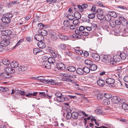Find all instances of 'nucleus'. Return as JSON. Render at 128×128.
<instances>
[{"mask_svg": "<svg viewBox=\"0 0 128 128\" xmlns=\"http://www.w3.org/2000/svg\"><path fill=\"white\" fill-rule=\"evenodd\" d=\"M110 63L112 65H115L116 64V59H113L111 61H110Z\"/></svg>", "mask_w": 128, "mask_h": 128, "instance_id": "nucleus-56", "label": "nucleus"}, {"mask_svg": "<svg viewBox=\"0 0 128 128\" xmlns=\"http://www.w3.org/2000/svg\"><path fill=\"white\" fill-rule=\"evenodd\" d=\"M108 14L110 16L114 18H116L117 16L116 13L115 12L112 11H109Z\"/></svg>", "mask_w": 128, "mask_h": 128, "instance_id": "nucleus-25", "label": "nucleus"}, {"mask_svg": "<svg viewBox=\"0 0 128 128\" xmlns=\"http://www.w3.org/2000/svg\"><path fill=\"white\" fill-rule=\"evenodd\" d=\"M14 92L16 94H20L22 96L25 95L26 93L32 94L34 96H36L38 93L37 92H34L32 90H28L26 92H24L22 90H16Z\"/></svg>", "mask_w": 128, "mask_h": 128, "instance_id": "nucleus-1", "label": "nucleus"}, {"mask_svg": "<svg viewBox=\"0 0 128 128\" xmlns=\"http://www.w3.org/2000/svg\"><path fill=\"white\" fill-rule=\"evenodd\" d=\"M42 58L43 60V62L46 61H48V58L46 56L43 55L42 56Z\"/></svg>", "mask_w": 128, "mask_h": 128, "instance_id": "nucleus-57", "label": "nucleus"}, {"mask_svg": "<svg viewBox=\"0 0 128 128\" xmlns=\"http://www.w3.org/2000/svg\"><path fill=\"white\" fill-rule=\"evenodd\" d=\"M98 13L97 17L100 20L103 19L104 18V16L103 14V11L101 9H98L96 11Z\"/></svg>", "mask_w": 128, "mask_h": 128, "instance_id": "nucleus-5", "label": "nucleus"}, {"mask_svg": "<svg viewBox=\"0 0 128 128\" xmlns=\"http://www.w3.org/2000/svg\"><path fill=\"white\" fill-rule=\"evenodd\" d=\"M16 1H14L8 3V7H11L13 6V5L16 3Z\"/></svg>", "mask_w": 128, "mask_h": 128, "instance_id": "nucleus-52", "label": "nucleus"}, {"mask_svg": "<svg viewBox=\"0 0 128 128\" xmlns=\"http://www.w3.org/2000/svg\"><path fill=\"white\" fill-rule=\"evenodd\" d=\"M85 63L88 65H91L93 64V62L91 60H86L84 61Z\"/></svg>", "mask_w": 128, "mask_h": 128, "instance_id": "nucleus-34", "label": "nucleus"}, {"mask_svg": "<svg viewBox=\"0 0 128 128\" xmlns=\"http://www.w3.org/2000/svg\"><path fill=\"white\" fill-rule=\"evenodd\" d=\"M0 77L4 78H7V76H8V73L3 72L0 74Z\"/></svg>", "mask_w": 128, "mask_h": 128, "instance_id": "nucleus-45", "label": "nucleus"}, {"mask_svg": "<svg viewBox=\"0 0 128 128\" xmlns=\"http://www.w3.org/2000/svg\"><path fill=\"white\" fill-rule=\"evenodd\" d=\"M59 49L60 50H64L66 48V46L64 44H61L59 46Z\"/></svg>", "mask_w": 128, "mask_h": 128, "instance_id": "nucleus-39", "label": "nucleus"}, {"mask_svg": "<svg viewBox=\"0 0 128 128\" xmlns=\"http://www.w3.org/2000/svg\"><path fill=\"white\" fill-rule=\"evenodd\" d=\"M23 41V40H19L18 42V43L16 44V45H15V46H14V47L12 48V49H11V50H12L13 49H14L15 47L19 46L20 44L21 43V42H22Z\"/></svg>", "mask_w": 128, "mask_h": 128, "instance_id": "nucleus-59", "label": "nucleus"}, {"mask_svg": "<svg viewBox=\"0 0 128 128\" xmlns=\"http://www.w3.org/2000/svg\"><path fill=\"white\" fill-rule=\"evenodd\" d=\"M92 28L91 26H86V27L85 30H87L88 31H90L92 30Z\"/></svg>", "mask_w": 128, "mask_h": 128, "instance_id": "nucleus-63", "label": "nucleus"}, {"mask_svg": "<svg viewBox=\"0 0 128 128\" xmlns=\"http://www.w3.org/2000/svg\"><path fill=\"white\" fill-rule=\"evenodd\" d=\"M74 17L76 19H79L81 17V14L78 12H74Z\"/></svg>", "mask_w": 128, "mask_h": 128, "instance_id": "nucleus-26", "label": "nucleus"}, {"mask_svg": "<svg viewBox=\"0 0 128 128\" xmlns=\"http://www.w3.org/2000/svg\"><path fill=\"white\" fill-rule=\"evenodd\" d=\"M54 58L52 57H50L48 58V62L50 64H54V63H55L56 62Z\"/></svg>", "mask_w": 128, "mask_h": 128, "instance_id": "nucleus-28", "label": "nucleus"}, {"mask_svg": "<svg viewBox=\"0 0 128 128\" xmlns=\"http://www.w3.org/2000/svg\"><path fill=\"white\" fill-rule=\"evenodd\" d=\"M51 38L52 40L54 41H56L57 40L58 38L56 36L53 34H51Z\"/></svg>", "mask_w": 128, "mask_h": 128, "instance_id": "nucleus-43", "label": "nucleus"}, {"mask_svg": "<svg viewBox=\"0 0 128 128\" xmlns=\"http://www.w3.org/2000/svg\"><path fill=\"white\" fill-rule=\"evenodd\" d=\"M75 52L81 55L83 53V51L79 50H75Z\"/></svg>", "mask_w": 128, "mask_h": 128, "instance_id": "nucleus-50", "label": "nucleus"}, {"mask_svg": "<svg viewBox=\"0 0 128 128\" xmlns=\"http://www.w3.org/2000/svg\"><path fill=\"white\" fill-rule=\"evenodd\" d=\"M85 28L83 26H81L79 28V30H77L75 31V33H80L83 32L84 30H85Z\"/></svg>", "mask_w": 128, "mask_h": 128, "instance_id": "nucleus-16", "label": "nucleus"}, {"mask_svg": "<svg viewBox=\"0 0 128 128\" xmlns=\"http://www.w3.org/2000/svg\"><path fill=\"white\" fill-rule=\"evenodd\" d=\"M4 39L6 40H3L1 42L0 44L2 47H4V49L6 50L8 48V40L7 38L6 37H4Z\"/></svg>", "mask_w": 128, "mask_h": 128, "instance_id": "nucleus-3", "label": "nucleus"}, {"mask_svg": "<svg viewBox=\"0 0 128 128\" xmlns=\"http://www.w3.org/2000/svg\"><path fill=\"white\" fill-rule=\"evenodd\" d=\"M78 114L80 115H84L85 116L87 117L88 116L87 114H86L85 112L84 111H80L79 112Z\"/></svg>", "mask_w": 128, "mask_h": 128, "instance_id": "nucleus-54", "label": "nucleus"}, {"mask_svg": "<svg viewBox=\"0 0 128 128\" xmlns=\"http://www.w3.org/2000/svg\"><path fill=\"white\" fill-rule=\"evenodd\" d=\"M42 41L39 42L38 43V46L40 48H44L46 47V44L44 43Z\"/></svg>", "mask_w": 128, "mask_h": 128, "instance_id": "nucleus-19", "label": "nucleus"}, {"mask_svg": "<svg viewBox=\"0 0 128 128\" xmlns=\"http://www.w3.org/2000/svg\"><path fill=\"white\" fill-rule=\"evenodd\" d=\"M34 38L39 42L43 41L44 39V36H41L40 34L35 35L34 36Z\"/></svg>", "mask_w": 128, "mask_h": 128, "instance_id": "nucleus-7", "label": "nucleus"}, {"mask_svg": "<svg viewBox=\"0 0 128 128\" xmlns=\"http://www.w3.org/2000/svg\"><path fill=\"white\" fill-rule=\"evenodd\" d=\"M42 52V50L38 48H34L33 50V52L34 54H36L37 53Z\"/></svg>", "mask_w": 128, "mask_h": 128, "instance_id": "nucleus-31", "label": "nucleus"}, {"mask_svg": "<svg viewBox=\"0 0 128 128\" xmlns=\"http://www.w3.org/2000/svg\"><path fill=\"white\" fill-rule=\"evenodd\" d=\"M122 100H121L120 98L118 96H115L112 97V102L114 104H117L119 102L122 103Z\"/></svg>", "mask_w": 128, "mask_h": 128, "instance_id": "nucleus-4", "label": "nucleus"}, {"mask_svg": "<svg viewBox=\"0 0 128 128\" xmlns=\"http://www.w3.org/2000/svg\"><path fill=\"white\" fill-rule=\"evenodd\" d=\"M126 55L124 52H122L120 54V56L122 59L124 60L126 59Z\"/></svg>", "mask_w": 128, "mask_h": 128, "instance_id": "nucleus-35", "label": "nucleus"}, {"mask_svg": "<svg viewBox=\"0 0 128 128\" xmlns=\"http://www.w3.org/2000/svg\"><path fill=\"white\" fill-rule=\"evenodd\" d=\"M62 80L63 81L72 82L73 80L69 78V75L66 74H62Z\"/></svg>", "mask_w": 128, "mask_h": 128, "instance_id": "nucleus-2", "label": "nucleus"}, {"mask_svg": "<svg viewBox=\"0 0 128 128\" xmlns=\"http://www.w3.org/2000/svg\"><path fill=\"white\" fill-rule=\"evenodd\" d=\"M97 83L99 86H103L105 84L104 80L102 79H99L98 80Z\"/></svg>", "mask_w": 128, "mask_h": 128, "instance_id": "nucleus-17", "label": "nucleus"}, {"mask_svg": "<svg viewBox=\"0 0 128 128\" xmlns=\"http://www.w3.org/2000/svg\"><path fill=\"white\" fill-rule=\"evenodd\" d=\"M2 62L4 64L7 66L8 64V60L6 59H2Z\"/></svg>", "mask_w": 128, "mask_h": 128, "instance_id": "nucleus-47", "label": "nucleus"}, {"mask_svg": "<svg viewBox=\"0 0 128 128\" xmlns=\"http://www.w3.org/2000/svg\"><path fill=\"white\" fill-rule=\"evenodd\" d=\"M56 100L59 102H62L64 101H67L68 100V99L65 97L63 95H61L60 97L56 98Z\"/></svg>", "mask_w": 128, "mask_h": 128, "instance_id": "nucleus-6", "label": "nucleus"}, {"mask_svg": "<svg viewBox=\"0 0 128 128\" xmlns=\"http://www.w3.org/2000/svg\"><path fill=\"white\" fill-rule=\"evenodd\" d=\"M58 36L59 38L62 40L65 41L69 39L68 37L64 36L63 34L61 33H59L58 34Z\"/></svg>", "mask_w": 128, "mask_h": 128, "instance_id": "nucleus-8", "label": "nucleus"}, {"mask_svg": "<svg viewBox=\"0 0 128 128\" xmlns=\"http://www.w3.org/2000/svg\"><path fill=\"white\" fill-rule=\"evenodd\" d=\"M104 96L107 99L109 98L112 97V95L108 93H103Z\"/></svg>", "mask_w": 128, "mask_h": 128, "instance_id": "nucleus-40", "label": "nucleus"}, {"mask_svg": "<svg viewBox=\"0 0 128 128\" xmlns=\"http://www.w3.org/2000/svg\"><path fill=\"white\" fill-rule=\"evenodd\" d=\"M38 95L40 97H44V98H48V97H49L50 98H51L52 96H50L48 95L47 94H46L45 92H38Z\"/></svg>", "mask_w": 128, "mask_h": 128, "instance_id": "nucleus-14", "label": "nucleus"}, {"mask_svg": "<svg viewBox=\"0 0 128 128\" xmlns=\"http://www.w3.org/2000/svg\"><path fill=\"white\" fill-rule=\"evenodd\" d=\"M92 56L94 61H98L100 59V57L98 54L96 53H92Z\"/></svg>", "mask_w": 128, "mask_h": 128, "instance_id": "nucleus-10", "label": "nucleus"}, {"mask_svg": "<svg viewBox=\"0 0 128 128\" xmlns=\"http://www.w3.org/2000/svg\"><path fill=\"white\" fill-rule=\"evenodd\" d=\"M72 22L70 20H65L63 24L64 26L66 27H68L72 24Z\"/></svg>", "mask_w": 128, "mask_h": 128, "instance_id": "nucleus-22", "label": "nucleus"}, {"mask_svg": "<svg viewBox=\"0 0 128 128\" xmlns=\"http://www.w3.org/2000/svg\"><path fill=\"white\" fill-rule=\"evenodd\" d=\"M75 34L73 35V36L74 37L77 38L78 39H80L81 38L82 36L81 35V33H76Z\"/></svg>", "mask_w": 128, "mask_h": 128, "instance_id": "nucleus-44", "label": "nucleus"}, {"mask_svg": "<svg viewBox=\"0 0 128 128\" xmlns=\"http://www.w3.org/2000/svg\"><path fill=\"white\" fill-rule=\"evenodd\" d=\"M1 20L3 22L6 23L7 24L8 23V18L7 17H3L1 18Z\"/></svg>", "mask_w": 128, "mask_h": 128, "instance_id": "nucleus-37", "label": "nucleus"}, {"mask_svg": "<svg viewBox=\"0 0 128 128\" xmlns=\"http://www.w3.org/2000/svg\"><path fill=\"white\" fill-rule=\"evenodd\" d=\"M38 33L43 36H46L48 34L47 31L44 29L40 30L38 31Z\"/></svg>", "mask_w": 128, "mask_h": 128, "instance_id": "nucleus-15", "label": "nucleus"}, {"mask_svg": "<svg viewBox=\"0 0 128 128\" xmlns=\"http://www.w3.org/2000/svg\"><path fill=\"white\" fill-rule=\"evenodd\" d=\"M10 64L11 66L14 68L17 67L19 65L18 62L15 60L12 61Z\"/></svg>", "mask_w": 128, "mask_h": 128, "instance_id": "nucleus-13", "label": "nucleus"}, {"mask_svg": "<svg viewBox=\"0 0 128 128\" xmlns=\"http://www.w3.org/2000/svg\"><path fill=\"white\" fill-rule=\"evenodd\" d=\"M97 68V66L93 64L91 65L90 67V70L92 71H95L96 70Z\"/></svg>", "mask_w": 128, "mask_h": 128, "instance_id": "nucleus-29", "label": "nucleus"}, {"mask_svg": "<svg viewBox=\"0 0 128 128\" xmlns=\"http://www.w3.org/2000/svg\"><path fill=\"white\" fill-rule=\"evenodd\" d=\"M8 30H6L5 31H2V34H3L4 35V36H7L8 35Z\"/></svg>", "mask_w": 128, "mask_h": 128, "instance_id": "nucleus-64", "label": "nucleus"}, {"mask_svg": "<svg viewBox=\"0 0 128 128\" xmlns=\"http://www.w3.org/2000/svg\"><path fill=\"white\" fill-rule=\"evenodd\" d=\"M120 22L121 24L124 26H125L127 24H128V22H127V21L126 20L125 18L123 20L120 21Z\"/></svg>", "mask_w": 128, "mask_h": 128, "instance_id": "nucleus-53", "label": "nucleus"}, {"mask_svg": "<svg viewBox=\"0 0 128 128\" xmlns=\"http://www.w3.org/2000/svg\"><path fill=\"white\" fill-rule=\"evenodd\" d=\"M46 84H48L51 85H57V83L56 82L55 80H46Z\"/></svg>", "mask_w": 128, "mask_h": 128, "instance_id": "nucleus-18", "label": "nucleus"}, {"mask_svg": "<svg viewBox=\"0 0 128 128\" xmlns=\"http://www.w3.org/2000/svg\"><path fill=\"white\" fill-rule=\"evenodd\" d=\"M15 72V70L13 69L10 67H8V74H13Z\"/></svg>", "mask_w": 128, "mask_h": 128, "instance_id": "nucleus-55", "label": "nucleus"}, {"mask_svg": "<svg viewBox=\"0 0 128 128\" xmlns=\"http://www.w3.org/2000/svg\"><path fill=\"white\" fill-rule=\"evenodd\" d=\"M78 20V19L75 20L73 22V24L75 25H78L80 24V21Z\"/></svg>", "mask_w": 128, "mask_h": 128, "instance_id": "nucleus-48", "label": "nucleus"}, {"mask_svg": "<svg viewBox=\"0 0 128 128\" xmlns=\"http://www.w3.org/2000/svg\"><path fill=\"white\" fill-rule=\"evenodd\" d=\"M122 108L124 110H128V104L125 103H123L122 105Z\"/></svg>", "mask_w": 128, "mask_h": 128, "instance_id": "nucleus-36", "label": "nucleus"}, {"mask_svg": "<svg viewBox=\"0 0 128 128\" xmlns=\"http://www.w3.org/2000/svg\"><path fill=\"white\" fill-rule=\"evenodd\" d=\"M42 64L45 68L47 69H49L51 68V64L47 61H43Z\"/></svg>", "mask_w": 128, "mask_h": 128, "instance_id": "nucleus-12", "label": "nucleus"}, {"mask_svg": "<svg viewBox=\"0 0 128 128\" xmlns=\"http://www.w3.org/2000/svg\"><path fill=\"white\" fill-rule=\"evenodd\" d=\"M105 20L106 21L109 22L111 20V17L110 15H107L105 16Z\"/></svg>", "mask_w": 128, "mask_h": 128, "instance_id": "nucleus-49", "label": "nucleus"}, {"mask_svg": "<svg viewBox=\"0 0 128 128\" xmlns=\"http://www.w3.org/2000/svg\"><path fill=\"white\" fill-rule=\"evenodd\" d=\"M67 70L70 72H74L76 70V68L73 66H69L67 67Z\"/></svg>", "mask_w": 128, "mask_h": 128, "instance_id": "nucleus-24", "label": "nucleus"}, {"mask_svg": "<svg viewBox=\"0 0 128 128\" xmlns=\"http://www.w3.org/2000/svg\"><path fill=\"white\" fill-rule=\"evenodd\" d=\"M110 25L112 28L114 27L116 25L115 20H111L110 22Z\"/></svg>", "mask_w": 128, "mask_h": 128, "instance_id": "nucleus-32", "label": "nucleus"}, {"mask_svg": "<svg viewBox=\"0 0 128 128\" xmlns=\"http://www.w3.org/2000/svg\"><path fill=\"white\" fill-rule=\"evenodd\" d=\"M95 13H91L89 14L88 15V17L90 19H93L95 17Z\"/></svg>", "mask_w": 128, "mask_h": 128, "instance_id": "nucleus-42", "label": "nucleus"}, {"mask_svg": "<svg viewBox=\"0 0 128 128\" xmlns=\"http://www.w3.org/2000/svg\"><path fill=\"white\" fill-rule=\"evenodd\" d=\"M83 68L84 73L85 72L86 73H88L90 72V68H89L86 67H84Z\"/></svg>", "mask_w": 128, "mask_h": 128, "instance_id": "nucleus-33", "label": "nucleus"}, {"mask_svg": "<svg viewBox=\"0 0 128 128\" xmlns=\"http://www.w3.org/2000/svg\"><path fill=\"white\" fill-rule=\"evenodd\" d=\"M104 96V94L103 93H100L98 94L97 96V98L98 100H100L102 99Z\"/></svg>", "mask_w": 128, "mask_h": 128, "instance_id": "nucleus-41", "label": "nucleus"}, {"mask_svg": "<svg viewBox=\"0 0 128 128\" xmlns=\"http://www.w3.org/2000/svg\"><path fill=\"white\" fill-rule=\"evenodd\" d=\"M27 67L24 66H19L18 68V70L19 71H24L27 69Z\"/></svg>", "mask_w": 128, "mask_h": 128, "instance_id": "nucleus-27", "label": "nucleus"}, {"mask_svg": "<svg viewBox=\"0 0 128 128\" xmlns=\"http://www.w3.org/2000/svg\"><path fill=\"white\" fill-rule=\"evenodd\" d=\"M92 6V8L90 10L94 12L96 10V6L95 5H93L92 4H90V7Z\"/></svg>", "mask_w": 128, "mask_h": 128, "instance_id": "nucleus-62", "label": "nucleus"}, {"mask_svg": "<svg viewBox=\"0 0 128 128\" xmlns=\"http://www.w3.org/2000/svg\"><path fill=\"white\" fill-rule=\"evenodd\" d=\"M72 114V117L74 119L77 118L79 115L78 113L76 112H73Z\"/></svg>", "mask_w": 128, "mask_h": 128, "instance_id": "nucleus-30", "label": "nucleus"}, {"mask_svg": "<svg viewBox=\"0 0 128 128\" xmlns=\"http://www.w3.org/2000/svg\"><path fill=\"white\" fill-rule=\"evenodd\" d=\"M72 117V113L70 112H68L67 113L66 116V118L68 119H70Z\"/></svg>", "mask_w": 128, "mask_h": 128, "instance_id": "nucleus-51", "label": "nucleus"}, {"mask_svg": "<svg viewBox=\"0 0 128 128\" xmlns=\"http://www.w3.org/2000/svg\"><path fill=\"white\" fill-rule=\"evenodd\" d=\"M102 60L104 62L108 63L109 62V57L107 55H104L102 57Z\"/></svg>", "mask_w": 128, "mask_h": 128, "instance_id": "nucleus-20", "label": "nucleus"}, {"mask_svg": "<svg viewBox=\"0 0 128 128\" xmlns=\"http://www.w3.org/2000/svg\"><path fill=\"white\" fill-rule=\"evenodd\" d=\"M65 53L67 55L70 56H71L72 55V52L69 50L66 51Z\"/></svg>", "mask_w": 128, "mask_h": 128, "instance_id": "nucleus-60", "label": "nucleus"}, {"mask_svg": "<svg viewBox=\"0 0 128 128\" xmlns=\"http://www.w3.org/2000/svg\"><path fill=\"white\" fill-rule=\"evenodd\" d=\"M76 72L80 75H82L84 74L83 68H79L76 70Z\"/></svg>", "mask_w": 128, "mask_h": 128, "instance_id": "nucleus-23", "label": "nucleus"}, {"mask_svg": "<svg viewBox=\"0 0 128 128\" xmlns=\"http://www.w3.org/2000/svg\"><path fill=\"white\" fill-rule=\"evenodd\" d=\"M68 18L70 20H72L74 19V17L72 14H68Z\"/></svg>", "mask_w": 128, "mask_h": 128, "instance_id": "nucleus-46", "label": "nucleus"}, {"mask_svg": "<svg viewBox=\"0 0 128 128\" xmlns=\"http://www.w3.org/2000/svg\"><path fill=\"white\" fill-rule=\"evenodd\" d=\"M85 31H84L80 33H81V34L83 36H88L89 34L88 33V32H86V30Z\"/></svg>", "mask_w": 128, "mask_h": 128, "instance_id": "nucleus-58", "label": "nucleus"}, {"mask_svg": "<svg viewBox=\"0 0 128 128\" xmlns=\"http://www.w3.org/2000/svg\"><path fill=\"white\" fill-rule=\"evenodd\" d=\"M82 6H83V8H87V7L90 8V4H83L82 5Z\"/></svg>", "mask_w": 128, "mask_h": 128, "instance_id": "nucleus-61", "label": "nucleus"}, {"mask_svg": "<svg viewBox=\"0 0 128 128\" xmlns=\"http://www.w3.org/2000/svg\"><path fill=\"white\" fill-rule=\"evenodd\" d=\"M56 64V66L58 68H60V70H64L65 69V66L61 62H59Z\"/></svg>", "mask_w": 128, "mask_h": 128, "instance_id": "nucleus-9", "label": "nucleus"}, {"mask_svg": "<svg viewBox=\"0 0 128 128\" xmlns=\"http://www.w3.org/2000/svg\"><path fill=\"white\" fill-rule=\"evenodd\" d=\"M37 78H38V80L39 81L45 84L46 83V80H45V78L44 77L40 76H37Z\"/></svg>", "mask_w": 128, "mask_h": 128, "instance_id": "nucleus-21", "label": "nucleus"}, {"mask_svg": "<svg viewBox=\"0 0 128 128\" xmlns=\"http://www.w3.org/2000/svg\"><path fill=\"white\" fill-rule=\"evenodd\" d=\"M115 82V80L114 79L111 78H108L106 80V83L109 84H113L114 82Z\"/></svg>", "mask_w": 128, "mask_h": 128, "instance_id": "nucleus-11", "label": "nucleus"}, {"mask_svg": "<svg viewBox=\"0 0 128 128\" xmlns=\"http://www.w3.org/2000/svg\"><path fill=\"white\" fill-rule=\"evenodd\" d=\"M103 103L106 105H108L110 103V101L108 99H105L104 100Z\"/></svg>", "mask_w": 128, "mask_h": 128, "instance_id": "nucleus-38", "label": "nucleus"}]
</instances>
